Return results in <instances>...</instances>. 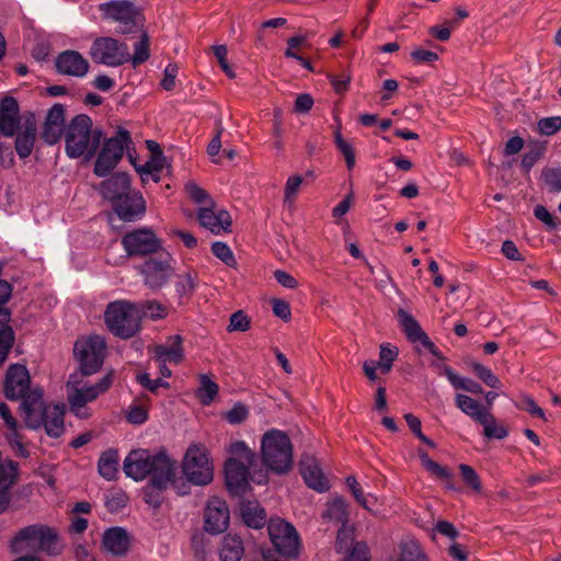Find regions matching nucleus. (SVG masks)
I'll list each match as a JSON object with an SVG mask.
<instances>
[{"mask_svg":"<svg viewBox=\"0 0 561 561\" xmlns=\"http://www.w3.org/2000/svg\"><path fill=\"white\" fill-rule=\"evenodd\" d=\"M400 550V557L397 558L399 561H424L425 556L420 545L414 540L401 542Z\"/></svg>","mask_w":561,"mask_h":561,"instance_id":"a19ab883","label":"nucleus"},{"mask_svg":"<svg viewBox=\"0 0 561 561\" xmlns=\"http://www.w3.org/2000/svg\"><path fill=\"white\" fill-rule=\"evenodd\" d=\"M122 245L128 256H144L161 249L160 240L149 228L135 229L124 234Z\"/></svg>","mask_w":561,"mask_h":561,"instance_id":"4468645a","label":"nucleus"},{"mask_svg":"<svg viewBox=\"0 0 561 561\" xmlns=\"http://www.w3.org/2000/svg\"><path fill=\"white\" fill-rule=\"evenodd\" d=\"M141 273L148 287L153 289L162 287L172 274L169 253H161L158 259L147 260L141 267Z\"/></svg>","mask_w":561,"mask_h":561,"instance_id":"dca6fc26","label":"nucleus"},{"mask_svg":"<svg viewBox=\"0 0 561 561\" xmlns=\"http://www.w3.org/2000/svg\"><path fill=\"white\" fill-rule=\"evenodd\" d=\"M353 531L346 526H342L336 537V550L339 552H351L354 546Z\"/></svg>","mask_w":561,"mask_h":561,"instance_id":"864d4df0","label":"nucleus"},{"mask_svg":"<svg viewBox=\"0 0 561 561\" xmlns=\"http://www.w3.org/2000/svg\"><path fill=\"white\" fill-rule=\"evenodd\" d=\"M335 145L340 152L344 156L347 168L351 170L355 165V153L351 144H348L340 131L334 136Z\"/></svg>","mask_w":561,"mask_h":561,"instance_id":"de8ad7c7","label":"nucleus"},{"mask_svg":"<svg viewBox=\"0 0 561 561\" xmlns=\"http://www.w3.org/2000/svg\"><path fill=\"white\" fill-rule=\"evenodd\" d=\"M18 463L0 456V491L8 490L16 482Z\"/></svg>","mask_w":561,"mask_h":561,"instance_id":"4c0bfd02","label":"nucleus"},{"mask_svg":"<svg viewBox=\"0 0 561 561\" xmlns=\"http://www.w3.org/2000/svg\"><path fill=\"white\" fill-rule=\"evenodd\" d=\"M89 54L95 64L107 67H118L129 62L128 46L110 36L95 38Z\"/></svg>","mask_w":561,"mask_h":561,"instance_id":"f8f14e48","label":"nucleus"},{"mask_svg":"<svg viewBox=\"0 0 561 561\" xmlns=\"http://www.w3.org/2000/svg\"><path fill=\"white\" fill-rule=\"evenodd\" d=\"M23 420L28 428L37 430L44 426L50 437H59L64 431V408L46 405L41 388H33L21 404Z\"/></svg>","mask_w":561,"mask_h":561,"instance_id":"f257e3e1","label":"nucleus"},{"mask_svg":"<svg viewBox=\"0 0 561 561\" xmlns=\"http://www.w3.org/2000/svg\"><path fill=\"white\" fill-rule=\"evenodd\" d=\"M14 343V332L8 323L0 322V366L8 357Z\"/></svg>","mask_w":561,"mask_h":561,"instance_id":"79ce46f5","label":"nucleus"},{"mask_svg":"<svg viewBox=\"0 0 561 561\" xmlns=\"http://www.w3.org/2000/svg\"><path fill=\"white\" fill-rule=\"evenodd\" d=\"M249 415V410L243 403H236L229 411L225 413V419L230 424H240Z\"/></svg>","mask_w":561,"mask_h":561,"instance_id":"680f3d73","label":"nucleus"},{"mask_svg":"<svg viewBox=\"0 0 561 561\" xmlns=\"http://www.w3.org/2000/svg\"><path fill=\"white\" fill-rule=\"evenodd\" d=\"M104 550L113 556H123L128 551L129 537L122 527H112L104 531L102 537Z\"/></svg>","mask_w":561,"mask_h":561,"instance_id":"c756f323","label":"nucleus"},{"mask_svg":"<svg viewBox=\"0 0 561 561\" xmlns=\"http://www.w3.org/2000/svg\"><path fill=\"white\" fill-rule=\"evenodd\" d=\"M243 553L244 547L239 536L228 534L222 538L219 547L220 561H240Z\"/></svg>","mask_w":561,"mask_h":561,"instance_id":"473e14b6","label":"nucleus"},{"mask_svg":"<svg viewBox=\"0 0 561 561\" xmlns=\"http://www.w3.org/2000/svg\"><path fill=\"white\" fill-rule=\"evenodd\" d=\"M228 450L230 457L225 463L226 483L230 492L241 494L249 485V469L255 455L241 440L232 443Z\"/></svg>","mask_w":561,"mask_h":561,"instance_id":"39448f33","label":"nucleus"},{"mask_svg":"<svg viewBox=\"0 0 561 561\" xmlns=\"http://www.w3.org/2000/svg\"><path fill=\"white\" fill-rule=\"evenodd\" d=\"M185 191L186 193L188 194V196L197 204H205V206H213L214 205V202L211 201V198L208 196V194L206 193L205 190H203L202 187H199L196 183L194 182H188L186 185H185Z\"/></svg>","mask_w":561,"mask_h":561,"instance_id":"603ef678","label":"nucleus"},{"mask_svg":"<svg viewBox=\"0 0 561 561\" xmlns=\"http://www.w3.org/2000/svg\"><path fill=\"white\" fill-rule=\"evenodd\" d=\"M299 470L306 484L310 489L320 493L330 489L329 480L325 478L318 460L312 455H302L299 462Z\"/></svg>","mask_w":561,"mask_h":561,"instance_id":"aec40b11","label":"nucleus"},{"mask_svg":"<svg viewBox=\"0 0 561 561\" xmlns=\"http://www.w3.org/2000/svg\"><path fill=\"white\" fill-rule=\"evenodd\" d=\"M534 216L541 221L548 230H554L559 226V219L552 215L543 205H537Z\"/></svg>","mask_w":561,"mask_h":561,"instance_id":"5fc2aeb1","label":"nucleus"},{"mask_svg":"<svg viewBox=\"0 0 561 561\" xmlns=\"http://www.w3.org/2000/svg\"><path fill=\"white\" fill-rule=\"evenodd\" d=\"M65 130V107L57 103L48 112L43 126L42 138L47 145L59 141Z\"/></svg>","mask_w":561,"mask_h":561,"instance_id":"b1692460","label":"nucleus"},{"mask_svg":"<svg viewBox=\"0 0 561 561\" xmlns=\"http://www.w3.org/2000/svg\"><path fill=\"white\" fill-rule=\"evenodd\" d=\"M264 463L276 473H285L293 466V450L289 437L278 430L266 432L261 439Z\"/></svg>","mask_w":561,"mask_h":561,"instance_id":"423d86ee","label":"nucleus"},{"mask_svg":"<svg viewBox=\"0 0 561 561\" xmlns=\"http://www.w3.org/2000/svg\"><path fill=\"white\" fill-rule=\"evenodd\" d=\"M398 356V348L390 347L389 344H382L380 346L378 366L382 373H388L391 369L392 363Z\"/></svg>","mask_w":561,"mask_h":561,"instance_id":"49530a36","label":"nucleus"},{"mask_svg":"<svg viewBox=\"0 0 561 561\" xmlns=\"http://www.w3.org/2000/svg\"><path fill=\"white\" fill-rule=\"evenodd\" d=\"M137 306L141 310V318L149 317L153 320H157L162 319L168 314L167 308L154 300L137 304Z\"/></svg>","mask_w":561,"mask_h":561,"instance_id":"a18cd8bd","label":"nucleus"},{"mask_svg":"<svg viewBox=\"0 0 561 561\" xmlns=\"http://www.w3.org/2000/svg\"><path fill=\"white\" fill-rule=\"evenodd\" d=\"M153 461L154 454L150 450L144 448L131 450L124 459V472L135 481H142L149 476Z\"/></svg>","mask_w":561,"mask_h":561,"instance_id":"f3484780","label":"nucleus"},{"mask_svg":"<svg viewBox=\"0 0 561 561\" xmlns=\"http://www.w3.org/2000/svg\"><path fill=\"white\" fill-rule=\"evenodd\" d=\"M546 185L553 192L561 191V169H547L542 172Z\"/></svg>","mask_w":561,"mask_h":561,"instance_id":"0e129e2a","label":"nucleus"},{"mask_svg":"<svg viewBox=\"0 0 561 561\" xmlns=\"http://www.w3.org/2000/svg\"><path fill=\"white\" fill-rule=\"evenodd\" d=\"M433 476H435L436 478L440 479L442 481L445 482V485L447 489L449 490H457L456 486L454 485L453 483V474L450 473V471L440 466L439 463L433 461L432 463H430V466L426 468Z\"/></svg>","mask_w":561,"mask_h":561,"instance_id":"bf43d9fd","label":"nucleus"},{"mask_svg":"<svg viewBox=\"0 0 561 561\" xmlns=\"http://www.w3.org/2000/svg\"><path fill=\"white\" fill-rule=\"evenodd\" d=\"M444 375L455 389H461L474 394L482 393V387L474 380L457 375L450 367H443Z\"/></svg>","mask_w":561,"mask_h":561,"instance_id":"c9c22d12","label":"nucleus"},{"mask_svg":"<svg viewBox=\"0 0 561 561\" xmlns=\"http://www.w3.org/2000/svg\"><path fill=\"white\" fill-rule=\"evenodd\" d=\"M15 551L24 548L41 549L49 553L57 552V536L54 530L43 525H30L21 529L11 540Z\"/></svg>","mask_w":561,"mask_h":561,"instance_id":"9d476101","label":"nucleus"},{"mask_svg":"<svg viewBox=\"0 0 561 561\" xmlns=\"http://www.w3.org/2000/svg\"><path fill=\"white\" fill-rule=\"evenodd\" d=\"M0 417L3 420L8 430L5 433L7 439L10 445L18 450V453L22 456H26L25 447L21 442V437L19 435V424L16 419L11 414L9 407L1 402L0 403Z\"/></svg>","mask_w":561,"mask_h":561,"instance_id":"7c9ffc66","label":"nucleus"},{"mask_svg":"<svg viewBox=\"0 0 561 561\" xmlns=\"http://www.w3.org/2000/svg\"><path fill=\"white\" fill-rule=\"evenodd\" d=\"M201 225L210 230L215 234L226 232L231 225V217L228 211L219 210L214 211L213 206H204L197 213Z\"/></svg>","mask_w":561,"mask_h":561,"instance_id":"a878e982","label":"nucleus"},{"mask_svg":"<svg viewBox=\"0 0 561 561\" xmlns=\"http://www.w3.org/2000/svg\"><path fill=\"white\" fill-rule=\"evenodd\" d=\"M561 129V116L545 117L538 121L537 130L545 136L554 135Z\"/></svg>","mask_w":561,"mask_h":561,"instance_id":"09e8293b","label":"nucleus"},{"mask_svg":"<svg viewBox=\"0 0 561 561\" xmlns=\"http://www.w3.org/2000/svg\"><path fill=\"white\" fill-rule=\"evenodd\" d=\"M176 460L172 459L164 450L154 453V461L150 469V483L159 491H164L173 485L176 479Z\"/></svg>","mask_w":561,"mask_h":561,"instance_id":"2eb2a0df","label":"nucleus"},{"mask_svg":"<svg viewBox=\"0 0 561 561\" xmlns=\"http://www.w3.org/2000/svg\"><path fill=\"white\" fill-rule=\"evenodd\" d=\"M399 324L403 332L405 333L408 340L412 343H420L426 350H428L433 355L438 356V351L434 343L428 339L427 334L422 330L419 322L414 319L412 314L407 312L403 309H399L398 311Z\"/></svg>","mask_w":561,"mask_h":561,"instance_id":"412c9836","label":"nucleus"},{"mask_svg":"<svg viewBox=\"0 0 561 561\" xmlns=\"http://www.w3.org/2000/svg\"><path fill=\"white\" fill-rule=\"evenodd\" d=\"M56 68L59 73L82 78L89 71V61L76 50H65L56 58Z\"/></svg>","mask_w":561,"mask_h":561,"instance_id":"393cba45","label":"nucleus"},{"mask_svg":"<svg viewBox=\"0 0 561 561\" xmlns=\"http://www.w3.org/2000/svg\"><path fill=\"white\" fill-rule=\"evenodd\" d=\"M478 423L483 426V435L489 439H503L508 434L507 430L496 421V419L490 412V410L482 416V419Z\"/></svg>","mask_w":561,"mask_h":561,"instance_id":"58836bf2","label":"nucleus"},{"mask_svg":"<svg viewBox=\"0 0 561 561\" xmlns=\"http://www.w3.org/2000/svg\"><path fill=\"white\" fill-rule=\"evenodd\" d=\"M99 9L105 19L119 24L121 34H131L141 27V11L129 0H112L101 3Z\"/></svg>","mask_w":561,"mask_h":561,"instance_id":"6e6552de","label":"nucleus"},{"mask_svg":"<svg viewBox=\"0 0 561 561\" xmlns=\"http://www.w3.org/2000/svg\"><path fill=\"white\" fill-rule=\"evenodd\" d=\"M106 343L102 336L92 335L79 339L73 347L76 358L80 364L81 375H92L99 371L105 358Z\"/></svg>","mask_w":561,"mask_h":561,"instance_id":"1a4fd4ad","label":"nucleus"},{"mask_svg":"<svg viewBox=\"0 0 561 561\" xmlns=\"http://www.w3.org/2000/svg\"><path fill=\"white\" fill-rule=\"evenodd\" d=\"M435 533H438L447 538H449L450 540H455L458 536H459V533L457 530V528L449 522L447 520H438L435 525V527L432 529V537L434 538L435 536Z\"/></svg>","mask_w":561,"mask_h":561,"instance_id":"69168bd1","label":"nucleus"},{"mask_svg":"<svg viewBox=\"0 0 561 561\" xmlns=\"http://www.w3.org/2000/svg\"><path fill=\"white\" fill-rule=\"evenodd\" d=\"M205 530L210 534H220L228 528L229 508L227 503L219 497L208 500L204 513Z\"/></svg>","mask_w":561,"mask_h":561,"instance_id":"6ab92c4d","label":"nucleus"},{"mask_svg":"<svg viewBox=\"0 0 561 561\" xmlns=\"http://www.w3.org/2000/svg\"><path fill=\"white\" fill-rule=\"evenodd\" d=\"M119 456L118 451L110 448L103 451L98 461V471L101 477L107 481L114 480L118 472Z\"/></svg>","mask_w":561,"mask_h":561,"instance_id":"72a5a7b5","label":"nucleus"},{"mask_svg":"<svg viewBox=\"0 0 561 561\" xmlns=\"http://www.w3.org/2000/svg\"><path fill=\"white\" fill-rule=\"evenodd\" d=\"M213 254L221 260L227 265H232L234 263L233 253L230 248L224 242H214L211 245Z\"/></svg>","mask_w":561,"mask_h":561,"instance_id":"e2e57ef3","label":"nucleus"},{"mask_svg":"<svg viewBox=\"0 0 561 561\" xmlns=\"http://www.w3.org/2000/svg\"><path fill=\"white\" fill-rule=\"evenodd\" d=\"M456 407L466 415L471 417L474 422H479L482 416L490 410L482 405L477 400L466 394H456L455 398Z\"/></svg>","mask_w":561,"mask_h":561,"instance_id":"f704fd0d","label":"nucleus"},{"mask_svg":"<svg viewBox=\"0 0 561 561\" xmlns=\"http://www.w3.org/2000/svg\"><path fill=\"white\" fill-rule=\"evenodd\" d=\"M145 165L154 173V182H159L160 174L168 167V162L163 152H157L154 156L150 157V159L145 163Z\"/></svg>","mask_w":561,"mask_h":561,"instance_id":"052dcab7","label":"nucleus"},{"mask_svg":"<svg viewBox=\"0 0 561 561\" xmlns=\"http://www.w3.org/2000/svg\"><path fill=\"white\" fill-rule=\"evenodd\" d=\"M104 321L115 336L127 340L140 330L141 310L127 300L112 301L105 309Z\"/></svg>","mask_w":561,"mask_h":561,"instance_id":"20e7f679","label":"nucleus"},{"mask_svg":"<svg viewBox=\"0 0 561 561\" xmlns=\"http://www.w3.org/2000/svg\"><path fill=\"white\" fill-rule=\"evenodd\" d=\"M102 131L92 128V119L84 114L75 116L66 128V153L69 158H92L100 146Z\"/></svg>","mask_w":561,"mask_h":561,"instance_id":"f03ea898","label":"nucleus"},{"mask_svg":"<svg viewBox=\"0 0 561 561\" xmlns=\"http://www.w3.org/2000/svg\"><path fill=\"white\" fill-rule=\"evenodd\" d=\"M250 329V318L242 310H238L230 316L228 331L245 332Z\"/></svg>","mask_w":561,"mask_h":561,"instance_id":"13d9d810","label":"nucleus"},{"mask_svg":"<svg viewBox=\"0 0 561 561\" xmlns=\"http://www.w3.org/2000/svg\"><path fill=\"white\" fill-rule=\"evenodd\" d=\"M85 375L71 374L67 381V399L71 412L79 419H88L91 411L87 404L105 393L113 383V374L108 373L96 383L90 385L84 380Z\"/></svg>","mask_w":561,"mask_h":561,"instance_id":"7ed1b4c3","label":"nucleus"},{"mask_svg":"<svg viewBox=\"0 0 561 561\" xmlns=\"http://www.w3.org/2000/svg\"><path fill=\"white\" fill-rule=\"evenodd\" d=\"M473 371L476 375L489 387L491 388H500L501 381L500 379L493 374V371L483 366L482 364L474 363L472 365Z\"/></svg>","mask_w":561,"mask_h":561,"instance_id":"3c124183","label":"nucleus"},{"mask_svg":"<svg viewBox=\"0 0 561 561\" xmlns=\"http://www.w3.org/2000/svg\"><path fill=\"white\" fill-rule=\"evenodd\" d=\"M11 294V285L5 280H0V322L2 323H9L10 321V312L3 306L10 299Z\"/></svg>","mask_w":561,"mask_h":561,"instance_id":"6e6d98bb","label":"nucleus"},{"mask_svg":"<svg viewBox=\"0 0 561 561\" xmlns=\"http://www.w3.org/2000/svg\"><path fill=\"white\" fill-rule=\"evenodd\" d=\"M322 517L335 523H341L346 526L348 520L347 504L342 497H336L328 504L327 510L323 512Z\"/></svg>","mask_w":561,"mask_h":561,"instance_id":"e433bc0d","label":"nucleus"},{"mask_svg":"<svg viewBox=\"0 0 561 561\" xmlns=\"http://www.w3.org/2000/svg\"><path fill=\"white\" fill-rule=\"evenodd\" d=\"M31 377L23 365H12L5 375L4 393L9 400L23 399L30 392Z\"/></svg>","mask_w":561,"mask_h":561,"instance_id":"a211bd4d","label":"nucleus"},{"mask_svg":"<svg viewBox=\"0 0 561 561\" xmlns=\"http://www.w3.org/2000/svg\"><path fill=\"white\" fill-rule=\"evenodd\" d=\"M20 110L15 99L7 96L0 102V134L12 137L20 123Z\"/></svg>","mask_w":561,"mask_h":561,"instance_id":"bb28decb","label":"nucleus"},{"mask_svg":"<svg viewBox=\"0 0 561 561\" xmlns=\"http://www.w3.org/2000/svg\"><path fill=\"white\" fill-rule=\"evenodd\" d=\"M218 392V386L210 380L207 376L203 375L201 378V388L198 389V398L201 402L208 405Z\"/></svg>","mask_w":561,"mask_h":561,"instance_id":"c03bdc74","label":"nucleus"},{"mask_svg":"<svg viewBox=\"0 0 561 561\" xmlns=\"http://www.w3.org/2000/svg\"><path fill=\"white\" fill-rule=\"evenodd\" d=\"M37 135V126L33 116L26 117L15 139V150L21 159L31 156Z\"/></svg>","mask_w":561,"mask_h":561,"instance_id":"cd10ccee","label":"nucleus"},{"mask_svg":"<svg viewBox=\"0 0 561 561\" xmlns=\"http://www.w3.org/2000/svg\"><path fill=\"white\" fill-rule=\"evenodd\" d=\"M346 485L348 486L350 491L352 492L354 499L358 502V504L365 508L370 510V499L376 501V497L371 494L366 496L364 494L363 488L357 482L356 478L354 476H348L345 480Z\"/></svg>","mask_w":561,"mask_h":561,"instance_id":"37998d69","label":"nucleus"},{"mask_svg":"<svg viewBox=\"0 0 561 561\" xmlns=\"http://www.w3.org/2000/svg\"><path fill=\"white\" fill-rule=\"evenodd\" d=\"M149 57V37L147 34H142L140 39L134 46V54H129V61L131 62L133 67L136 68L137 66L147 61Z\"/></svg>","mask_w":561,"mask_h":561,"instance_id":"ea45409f","label":"nucleus"},{"mask_svg":"<svg viewBox=\"0 0 561 561\" xmlns=\"http://www.w3.org/2000/svg\"><path fill=\"white\" fill-rule=\"evenodd\" d=\"M114 211L124 221L140 219L146 213V202L140 192L134 191L113 205Z\"/></svg>","mask_w":561,"mask_h":561,"instance_id":"4be33fe9","label":"nucleus"},{"mask_svg":"<svg viewBox=\"0 0 561 561\" xmlns=\"http://www.w3.org/2000/svg\"><path fill=\"white\" fill-rule=\"evenodd\" d=\"M459 470L461 472L465 483L468 486H470L473 491L480 492L482 489V485H481L479 476L476 472V470L471 466L465 465V463H461L459 466Z\"/></svg>","mask_w":561,"mask_h":561,"instance_id":"4d7b16f0","label":"nucleus"},{"mask_svg":"<svg viewBox=\"0 0 561 561\" xmlns=\"http://www.w3.org/2000/svg\"><path fill=\"white\" fill-rule=\"evenodd\" d=\"M302 183V178L300 175L289 176L285 184L284 190V204L288 206H293L295 197L299 191V187Z\"/></svg>","mask_w":561,"mask_h":561,"instance_id":"8fccbe9b","label":"nucleus"},{"mask_svg":"<svg viewBox=\"0 0 561 561\" xmlns=\"http://www.w3.org/2000/svg\"><path fill=\"white\" fill-rule=\"evenodd\" d=\"M130 187V179L127 173L118 172L103 181L100 185V193L110 201L112 205L116 204L123 197L133 193Z\"/></svg>","mask_w":561,"mask_h":561,"instance_id":"5701e85b","label":"nucleus"},{"mask_svg":"<svg viewBox=\"0 0 561 561\" xmlns=\"http://www.w3.org/2000/svg\"><path fill=\"white\" fill-rule=\"evenodd\" d=\"M152 352L157 363L179 364L183 359L182 337L170 336L167 344L154 345Z\"/></svg>","mask_w":561,"mask_h":561,"instance_id":"c85d7f7f","label":"nucleus"},{"mask_svg":"<svg viewBox=\"0 0 561 561\" xmlns=\"http://www.w3.org/2000/svg\"><path fill=\"white\" fill-rule=\"evenodd\" d=\"M240 512L243 522L252 528H261L266 523V514L264 508L257 501H245L240 503Z\"/></svg>","mask_w":561,"mask_h":561,"instance_id":"2f4dec72","label":"nucleus"},{"mask_svg":"<svg viewBox=\"0 0 561 561\" xmlns=\"http://www.w3.org/2000/svg\"><path fill=\"white\" fill-rule=\"evenodd\" d=\"M130 140L129 133L124 128H118L115 136L103 142L94 164V173L98 176L107 175L123 158Z\"/></svg>","mask_w":561,"mask_h":561,"instance_id":"9b49d317","label":"nucleus"},{"mask_svg":"<svg viewBox=\"0 0 561 561\" xmlns=\"http://www.w3.org/2000/svg\"><path fill=\"white\" fill-rule=\"evenodd\" d=\"M178 71L179 67L175 64H169L165 67L164 76L160 83L165 91H172L174 89Z\"/></svg>","mask_w":561,"mask_h":561,"instance_id":"338daca9","label":"nucleus"},{"mask_svg":"<svg viewBox=\"0 0 561 561\" xmlns=\"http://www.w3.org/2000/svg\"><path fill=\"white\" fill-rule=\"evenodd\" d=\"M182 471L186 479L196 485H206L213 481L214 469L208 450L202 444H192L184 456Z\"/></svg>","mask_w":561,"mask_h":561,"instance_id":"0eeeda50","label":"nucleus"},{"mask_svg":"<svg viewBox=\"0 0 561 561\" xmlns=\"http://www.w3.org/2000/svg\"><path fill=\"white\" fill-rule=\"evenodd\" d=\"M268 535L275 550L286 557H296L298 552V535L295 528L283 519H271Z\"/></svg>","mask_w":561,"mask_h":561,"instance_id":"ddd939ff","label":"nucleus"},{"mask_svg":"<svg viewBox=\"0 0 561 561\" xmlns=\"http://www.w3.org/2000/svg\"><path fill=\"white\" fill-rule=\"evenodd\" d=\"M343 561H368L366 545L363 542H355L353 549Z\"/></svg>","mask_w":561,"mask_h":561,"instance_id":"774afa93","label":"nucleus"}]
</instances>
